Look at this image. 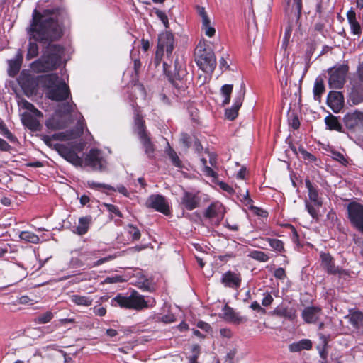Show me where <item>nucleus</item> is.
<instances>
[{"label": "nucleus", "mask_w": 363, "mask_h": 363, "mask_svg": "<svg viewBox=\"0 0 363 363\" xmlns=\"http://www.w3.org/2000/svg\"><path fill=\"white\" fill-rule=\"evenodd\" d=\"M62 13L58 8L48 9L43 11L35 9L32 20L26 28L30 40L48 43L60 39L62 35L60 21Z\"/></svg>", "instance_id": "f257e3e1"}, {"label": "nucleus", "mask_w": 363, "mask_h": 363, "mask_svg": "<svg viewBox=\"0 0 363 363\" xmlns=\"http://www.w3.org/2000/svg\"><path fill=\"white\" fill-rule=\"evenodd\" d=\"M85 146L84 142L74 143L71 145L56 144L55 149L57 152L67 161L77 167H90L96 171H102L105 169L106 162L100 150L91 149L85 156L84 159L79 157L77 152H82Z\"/></svg>", "instance_id": "f03ea898"}, {"label": "nucleus", "mask_w": 363, "mask_h": 363, "mask_svg": "<svg viewBox=\"0 0 363 363\" xmlns=\"http://www.w3.org/2000/svg\"><path fill=\"white\" fill-rule=\"evenodd\" d=\"M62 53L63 50L60 45L49 44L41 58L33 62L31 67L36 72L53 70L60 64Z\"/></svg>", "instance_id": "7ed1b4c3"}, {"label": "nucleus", "mask_w": 363, "mask_h": 363, "mask_svg": "<svg viewBox=\"0 0 363 363\" xmlns=\"http://www.w3.org/2000/svg\"><path fill=\"white\" fill-rule=\"evenodd\" d=\"M43 84L47 89L46 96L50 99L60 101L68 98L70 93L69 86L57 74L46 75L43 78Z\"/></svg>", "instance_id": "20e7f679"}, {"label": "nucleus", "mask_w": 363, "mask_h": 363, "mask_svg": "<svg viewBox=\"0 0 363 363\" xmlns=\"http://www.w3.org/2000/svg\"><path fill=\"white\" fill-rule=\"evenodd\" d=\"M155 301L153 299L145 300L143 296L135 291H133L128 296L119 294L111 300L113 306H118L121 308L136 311L152 307Z\"/></svg>", "instance_id": "39448f33"}, {"label": "nucleus", "mask_w": 363, "mask_h": 363, "mask_svg": "<svg viewBox=\"0 0 363 363\" xmlns=\"http://www.w3.org/2000/svg\"><path fill=\"white\" fill-rule=\"evenodd\" d=\"M18 105L26 110L21 114V121L28 129L36 131L40 128V118L43 117L42 113L31 103L25 99L18 101Z\"/></svg>", "instance_id": "423d86ee"}, {"label": "nucleus", "mask_w": 363, "mask_h": 363, "mask_svg": "<svg viewBox=\"0 0 363 363\" xmlns=\"http://www.w3.org/2000/svg\"><path fill=\"white\" fill-rule=\"evenodd\" d=\"M74 104H64L57 111L51 118L45 123L48 128L51 130H59L65 128L68 125V118L70 112L73 111Z\"/></svg>", "instance_id": "0eeeda50"}, {"label": "nucleus", "mask_w": 363, "mask_h": 363, "mask_svg": "<svg viewBox=\"0 0 363 363\" xmlns=\"http://www.w3.org/2000/svg\"><path fill=\"white\" fill-rule=\"evenodd\" d=\"M306 186L308 189V200L305 201V207L313 219H318V213L323 201L318 196L316 186L309 179H306Z\"/></svg>", "instance_id": "6e6552de"}, {"label": "nucleus", "mask_w": 363, "mask_h": 363, "mask_svg": "<svg viewBox=\"0 0 363 363\" xmlns=\"http://www.w3.org/2000/svg\"><path fill=\"white\" fill-rule=\"evenodd\" d=\"M195 61L203 72L211 73L216 66V60L213 52L209 49H197Z\"/></svg>", "instance_id": "1a4fd4ad"}, {"label": "nucleus", "mask_w": 363, "mask_h": 363, "mask_svg": "<svg viewBox=\"0 0 363 363\" xmlns=\"http://www.w3.org/2000/svg\"><path fill=\"white\" fill-rule=\"evenodd\" d=\"M348 67L345 65L335 66L328 70V84L332 89H340L345 82Z\"/></svg>", "instance_id": "9d476101"}, {"label": "nucleus", "mask_w": 363, "mask_h": 363, "mask_svg": "<svg viewBox=\"0 0 363 363\" xmlns=\"http://www.w3.org/2000/svg\"><path fill=\"white\" fill-rule=\"evenodd\" d=\"M135 132L138 135L142 143L145 153L148 157H152L155 151L154 145L150 140L147 132L145 130L144 121L138 115L135 118Z\"/></svg>", "instance_id": "9b49d317"}, {"label": "nucleus", "mask_w": 363, "mask_h": 363, "mask_svg": "<svg viewBox=\"0 0 363 363\" xmlns=\"http://www.w3.org/2000/svg\"><path fill=\"white\" fill-rule=\"evenodd\" d=\"M174 38L172 33L164 32L160 35L158 38L157 49L156 51V60L160 61L164 50L167 55L172 54L174 49Z\"/></svg>", "instance_id": "f8f14e48"}, {"label": "nucleus", "mask_w": 363, "mask_h": 363, "mask_svg": "<svg viewBox=\"0 0 363 363\" xmlns=\"http://www.w3.org/2000/svg\"><path fill=\"white\" fill-rule=\"evenodd\" d=\"M191 77L187 75L185 69L182 66L178 67V62H175V73L172 79L173 85L179 90V91H184L188 89L191 84Z\"/></svg>", "instance_id": "ddd939ff"}, {"label": "nucleus", "mask_w": 363, "mask_h": 363, "mask_svg": "<svg viewBox=\"0 0 363 363\" xmlns=\"http://www.w3.org/2000/svg\"><path fill=\"white\" fill-rule=\"evenodd\" d=\"M349 218L351 223L360 231H363V205L356 202L347 206Z\"/></svg>", "instance_id": "4468645a"}, {"label": "nucleus", "mask_w": 363, "mask_h": 363, "mask_svg": "<svg viewBox=\"0 0 363 363\" xmlns=\"http://www.w3.org/2000/svg\"><path fill=\"white\" fill-rule=\"evenodd\" d=\"M146 206L165 215H167L169 213V208L167 201L163 196L160 194H153L150 196L146 201Z\"/></svg>", "instance_id": "2eb2a0df"}, {"label": "nucleus", "mask_w": 363, "mask_h": 363, "mask_svg": "<svg viewBox=\"0 0 363 363\" xmlns=\"http://www.w3.org/2000/svg\"><path fill=\"white\" fill-rule=\"evenodd\" d=\"M82 133L83 124L79 122L78 125H77L75 130L67 133H56L54 134L52 137L44 136L43 140L47 145H50L52 138L59 140H67L79 138L82 134Z\"/></svg>", "instance_id": "dca6fc26"}, {"label": "nucleus", "mask_w": 363, "mask_h": 363, "mask_svg": "<svg viewBox=\"0 0 363 363\" xmlns=\"http://www.w3.org/2000/svg\"><path fill=\"white\" fill-rule=\"evenodd\" d=\"M327 104L335 113H339L344 106V97L341 92L332 91L328 95Z\"/></svg>", "instance_id": "f3484780"}, {"label": "nucleus", "mask_w": 363, "mask_h": 363, "mask_svg": "<svg viewBox=\"0 0 363 363\" xmlns=\"http://www.w3.org/2000/svg\"><path fill=\"white\" fill-rule=\"evenodd\" d=\"M245 96V89L241 87L238 95L235 98L231 108L225 110V116L229 120H234L238 115V111L242 104Z\"/></svg>", "instance_id": "a211bd4d"}, {"label": "nucleus", "mask_w": 363, "mask_h": 363, "mask_svg": "<svg viewBox=\"0 0 363 363\" xmlns=\"http://www.w3.org/2000/svg\"><path fill=\"white\" fill-rule=\"evenodd\" d=\"M199 202L200 199L196 194L190 192H184L182 197L181 205L182 208L191 211L199 206Z\"/></svg>", "instance_id": "6ab92c4d"}, {"label": "nucleus", "mask_w": 363, "mask_h": 363, "mask_svg": "<svg viewBox=\"0 0 363 363\" xmlns=\"http://www.w3.org/2000/svg\"><path fill=\"white\" fill-rule=\"evenodd\" d=\"M322 265L330 274L340 275L345 274V271L336 267L334 264L332 257L329 254L322 253L320 255Z\"/></svg>", "instance_id": "aec40b11"}, {"label": "nucleus", "mask_w": 363, "mask_h": 363, "mask_svg": "<svg viewBox=\"0 0 363 363\" xmlns=\"http://www.w3.org/2000/svg\"><path fill=\"white\" fill-rule=\"evenodd\" d=\"M321 314L320 308L307 307L302 312V318L308 323H314L320 318Z\"/></svg>", "instance_id": "412c9836"}, {"label": "nucleus", "mask_w": 363, "mask_h": 363, "mask_svg": "<svg viewBox=\"0 0 363 363\" xmlns=\"http://www.w3.org/2000/svg\"><path fill=\"white\" fill-rule=\"evenodd\" d=\"M221 281L225 286L238 288L240 285L241 278L240 274L229 271L223 274Z\"/></svg>", "instance_id": "4be33fe9"}, {"label": "nucleus", "mask_w": 363, "mask_h": 363, "mask_svg": "<svg viewBox=\"0 0 363 363\" xmlns=\"http://www.w3.org/2000/svg\"><path fill=\"white\" fill-rule=\"evenodd\" d=\"M199 13L201 17L202 21V30L204 31V33L208 37H213L215 35L216 30L211 26V21L207 16L205 9L203 8L199 9Z\"/></svg>", "instance_id": "5701e85b"}, {"label": "nucleus", "mask_w": 363, "mask_h": 363, "mask_svg": "<svg viewBox=\"0 0 363 363\" xmlns=\"http://www.w3.org/2000/svg\"><path fill=\"white\" fill-rule=\"evenodd\" d=\"M22 54L20 52H18L15 58L9 61V76L14 77L19 72L22 63Z\"/></svg>", "instance_id": "b1692460"}, {"label": "nucleus", "mask_w": 363, "mask_h": 363, "mask_svg": "<svg viewBox=\"0 0 363 363\" xmlns=\"http://www.w3.org/2000/svg\"><path fill=\"white\" fill-rule=\"evenodd\" d=\"M91 222V216H86L79 219V223L74 230V233L82 235L87 233Z\"/></svg>", "instance_id": "393cba45"}, {"label": "nucleus", "mask_w": 363, "mask_h": 363, "mask_svg": "<svg viewBox=\"0 0 363 363\" xmlns=\"http://www.w3.org/2000/svg\"><path fill=\"white\" fill-rule=\"evenodd\" d=\"M205 216L208 218L219 217L223 218V206L220 203H212L206 210Z\"/></svg>", "instance_id": "a878e982"}, {"label": "nucleus", "mask_w": 363, "mask_h": 363, "mask_svg": "<svg viewBox=\"0 0 363 363\" xmlns=\"http://www.w3.org/2000/svg\"><path fill=\"white\" fill-rule=\"evenodd\" d=\"M70 301L78 306L89 307L93 303V299L88 296L72 294L69 296Z\"/></svg>", "instance_id": "bb28decb"}, {"label": "nucleus", "mask_w": 363, "mask_h": 363, "mask_svg": "<svg viewBox=\"0 0 363 363\" xmlns=\"http://www.w3.org/2000/svg\"><path fill=\"white\" fill-rule=\"evenodd\" d=\"M223 311L224 318L230 322L240 323L243 321V318L239 316L232 308L228 306L223 308Z\"/></svg>", "instance_id": "cd10ccee"}, {"label": "nucleus", "mask_w": 363, "mask_h": 363, "mask_svg": "<svg viewBox=\"0 0 363 363\" xmlns=\"http://www.w3.org/2000/svg\"><path fill=\"white\" fill-rule=\"evenodd\" d=\"M88 185L91 188H94V189L104 188V189H106L108 190L118 191V192L123 194V195L128 196V191H127L126 188L123 185L118 186H117L116 189H115L110 185L97 183V182H94L93 181H89Z\"/></svg>", "instance_id": "c85d7f7f"}, {"label": "nucleus", "mask_w": 363, "mask_h": 363, "mask_svg": "<svg viewBox=\"0 0 363 363\" xmlns=\"http://www.w3.org/2000/svg\"><path fill=\"white\" fill-rule=\"evenodd\" d=\"M311 347L312 342L310 340L303 339L297 342L291 344L289 348L291 352H296L302 350H309Z\"/></svg>", "instance_id": "c756f323"}, {"label": "nucleus", "mask_w": 363, "mask_h": 363, "mask_svg": "<svg viewBox=\"0 0 363 363\" xmlns=\"http://www.w3.org/2000/svg\"><path fill=\"white\" fill-rule=\"evenodd\" d=\"M240 195L242 196V201L245 203V204L252 208L256 214L262 217L267 216V213L266 211L262 210L259 208L253 207L252 206V200L250 198L248 190L243 191L242 194L240 193Z\"/></svg>", "instance_id": "7c9ffc66"}, {"label": "nucleus", "mask_w": 363, "mask_h": 363, "mask_svg": "<svg viewBox=\"0 0 363 363\" xmlns=\"http://www.w3.org/2000/svg\"><path fill=\"white\" fill-rule=\"evenodd\" d=\"M347 17L352 33L354 35H359L361 33V28L359 23L356 20L355 12L352 10L349 11L347 13Z\"/></svg>", "instance_id": "2f4dec72"}, {"label": "nucleus", "mask_w": 363, "mask_h": 363, "mask_svg": "<svg viewBox=\"0 0 363 363\" xmlns=\"http://www.w3.org/2000/svg\"><path fill=\"white\" fill-rule=\"evenodd\" d=\"M325 124L330 130H336L340 132L342 130V125L338 121L337 117L330 114L325 118Z\"/></svg>", "instance_id": "473e14b6"}, {"label": "nucleus", "mask_w": 363, "mask_h": 363, "mask_svg": "<svg viewBox=\"0 0 363 363\" xmlns=\"http://www.w3.org/2000/svg\"><path fill=\"white\" fill-rule=\"evenodd\" d=\"M233 86L232 84H225L220 89V94L224 99L222 102L223 106L228 104L230 101V95L233 91Z\"/></svg>", "instance_id": "72a5a7b5"}, {"label": "nucleus", "mask_w": 363, "mask_h": 363, "mask_svg": "<svg viewBox=\"0 0 363 363\" xmlns=\"http://www.w3.org/2000/svg\"><path fill=\"white\" fill-rule=\"evenodd\" d=\"M325 91V86L323 81L321 79H317L315 80L313 87L314 99L320 101L322 94Z\"/></svg>", "instance_id": "f704fd0d"}, {"label": "nucleus", "mask_w": 363, "mask_h": 363, "mask_svg": "<svg viewBox=\"0 0 363 363\" xmlns=\"http://www.w3.org/2000/svg\"><path fill=\"white\" fill-rule=\"evenodd\" d=\"M19 236L22 240L34 244L38 243L40 240V238L37 235L29 231L21 232Z\"/></svg>", "instance_id": "c9c22d12"}, {"label": "nucleus", "mask_w": 363, "mask_h": 363, "mask_svg": "<svg viewBox=\"0 0 363 363\" xmlns=\"http://www.w3.org/2000/svg\"><path fill=\"white\" fill-rule=\"evenodd\" d=\"M249 256L257 261L266 262L269 259V257L264 252L253 250L250 252Z\"/></svg>", "instance_id": "e433bc0d"}, {"label": "nucleus", "mask_w": 363, "mask_h": 363, "mask_svg": "<svg viewBox=\"0 0 363 363\" xmlns=\"http://www.w3.org/2000/svg\"><path fill=\"white\" fill-rule=\"evenodd\" d=\"M267 241L269 242L270 247L277 252H282L284 250V243L281 240L273 238H267Z\"/></svg>", "instance_id": "4c0bfd02"}, {"label": "nucleus", "mask_w": 363, "mask_h": 363, "mask_svg": "<svg viewBox=\"0 0 363 363\" xmlns=\"http://www.w3.org/2000/svg\"><path fill=\"white\" fill-rule=\"evenodd\" d=\"M38 54V46L35 43L30 42L28 48L26 57L28 60L36 57Z\"/></svg>", "instance_id": "58836bf2"}, {"label": "nucleus", "mask_w": 363, "mask_h": 363, "mask_svg": "<svg viewBox=\"0 0 363 363\" xmlns=\"http://www.w3.org/2000/svg\"><path fill=\"white\" fill-rule=\"evenodd\" d=\"M52 318H53V314L51 312L48 311V312L38 316L35 318V323H37L38 324H45V323L50 322Z\"/></svg>", "instance_id": "ea45409f"}, {"label": "nucleus", "mask_w": 363, "mask_h": 363, "mask_svg": "<svg viewBox=\"0 0 363 363\" xmlns=\"http://www.w3.org/2000/svg\"><path fill=\"white\" fill-rule=\"evenodd\" d=\"M297 154H300L301 157L304 159L308 160L310 162H312L315 161V157L311 154L310 152H307L303 147L300 146L298 148V150L296 152Z\"/></svg>", "instance_id": "a19ab883"}, {"label": "nucleus", "mask_w": 363, "mask_h": 363, "mask_svg": "<svg viewBox=\"0 0 363 363\" xmlns=\"http://www.w3.org/2000/svg\"><path fill=\"white\" fill-rule=\"evenodd\" d=\"M128 234L131 236L133 240H138L140 238V232L138 228L133 225H128Z\"/></svg>", "instance_id": "79ce46f5"}, {"label": "nucleus", "mask_w": 363, "mask_h": 363, "mask_svg": "<svg viewBox=\"0 0 363 363\" xmlns=\"http://www.w3.org/2000/svg\"><path fill=\"white\" fill-rule=\"evenodd\" d=\"M289 5H291L292 9L300 15L301 11L302 3L301 0H286Z\"/></svg>", "instance_id": "37998d69"}, {"label": "nucleus", "mask_w": 363, "mask_h": 363, "mask_svg": "<svg viewBox=\"0 0 363 363\" xmlns=\"http://www.w3.org/2000/svg\"><path fill=\"white\" fill-rule=\"evenodd\" d=\"M96 274L95 272H91L89 273H85L83 274H79L78 277L76 278L77 282L84 281H90L91 279H96Z\"/></svg>", "instance_id": "c03bdc74"}, {"label": "nucleus", "mask_w": 363, "mask_h": 363, "mask_svg": "<svg viewBox=\"0 0 363 363\" xmlns=\"http://www.w3.org/2000/svg\"><path fill=\"white\" fill-rule=\"evenodd\" d=\"M350 100L354 104H358L363 101V95L359 94L357 91H352L350 95Z\"/></svg>", "instance_id": "a18cd8bd"}, {"label": "nucleus", "mask_w": 363, "mask_h": 363, "mask_svg": "<svg viewBox=\"0 0 363 363\" xmlns=\"http://www.w3.org/2000/svg\"><path fill=\"white\" fill-rule=\"evenodd\" d=\"M169 157H170L172 162L174 165L176 167H180L181 166V161L177 156V153L172 149H169L168 152Z\"/></svg>", "instance_id": "49530a36"}, {"label": "nucleus", "mask_w": 363, "mask_h": 363, "mask_svg": "<svg viewBox=\"0 0 363 363\" xmlns=\"http://www.w3.org/2000/svg\"><path fill=\"white\" fill-rule=\"evenodd\" d=\"M155 13H156L157 18H160L161 20V21L163 23L165 28H168L169 27V21H168V18H167V15L164 12H162L160 10H157L155 11Z\"/></svg>", "instance_id": "de8ad7c7"}, {"label": "nucleus", "mask_w": 363, "mask_h": 363, "mask_svg": "<svg viewBox=\"0 0 363 363\" xmlns=\"http://www.w3.org/2000/svg\"><path fill=\"white\" fill-rule=\"evenodd\" d=\"M114 257H115L114 256H108V257L99 259V260L95 262L93 264L89 265V267L91 268V267H96V266H99V265H101V264H104L105 262H107L108 261H111V260L113 259Z\"/></svg>", "instance_id": "09e8293b"}, {"label": "nucleus", "mask_w": 363, "mask_h": 363, "mask_svg": "<svg viewBox=\"0 0 363 363\" xmlns=\"http://www.w3.org/2000/svg\"><path fill=\"white\" fill-rule=\"evenodd\" d=\"M106 206L108 211L115 213L118 217H121L122 215L117 206L112 204H106Z\"/></svg>", "instance_id": "8fccbe9b"}, {"label": "nucleus", "mask_w": 363, "mask_h": 363, "mask_svg": "<svg viewBox=\"0 0 363 363\" xmlns=\"http://www.w3.org/2000/svg\"><path fill=\"white\" fill-rule=\"evenodd\" d=\"M123 281V279L120 276H114L112 277H107L104 282L106 284L118 283Z\"/></svg>", "instance_id": "3c124183"}, {"label": "nucleus", "mask_w": 363, "mask_h": 363, "mask_svg": "<svg viewBox=\"0 0 363 363\" xmlns=\"http://www.w3.org/2000/svg\"><path fill=\"white\" fill-rule=\"evenodd\" d=\"M93 310L94 314L99 316H104L106 313V310L104 307L96 306Z\"/></svg>", "instance_id": "603ef678"}, {"label": "nucleus", "mask_w": 363, "mask_h": 363, "mask_svg": "<svg viewBox=\"0 0 363 363\" xmlns=\"http://www.w3.org/2000/svg\"><path fill=\"white\" fill-rule=\"evenodd\" d=\"M274 277L280 279H284L286 277L284 269L281 267L277 269L274 271Z\"/></svg>", "instance_id": "864d4df0"}, {"label": "nucleus", "mask_w": 363, "mask_h": 363, "mask_svg": "<svg viewBox=\"0 0 363 363\" xmlns=\"http://www.w3.org/2000/svg\"><path fill=\"white\" fill-rule=\"evenodd\" d=\"M272 296L269 294H267L264 295V297L262 299V304L264 306H268L272 303Z\"/></svg>", "instance_id": "5fc2aeb1"}, {"label": "nucleus", "mask_w": 363, "mask_h": 363, "mask_svg": "<svg viewBox=\"0 0 363 363\" xmlns=\"http://www.w3.org/2000/svg\"><path fill=\"white\" fill-rule=\"evenodd\" d=\"M3 134L10 141L14 142L16 140V137L8 129L4 128Z\"/></svg>", "instance_id": "6e6d98bb"}, {"label": "nucleus", "mask_w": 363, "mask_h": 363, "mask_svg": "<svg viewBox=\"0 0 363 363\" xmlns=\"http://www.w3.org/2000/svg\"><path fill=\"white\" fill-rule=\"evenodd\" d=\"M11 149V146L4 139L0 138V150L9 151Z\"/></svg>", "instance_id": "4d7b16f0"}, {"label": "nucleus", "mask_w": 363, "mask_h": 363, "mask_svg": "<svg viewBox=\"0 0 363 363\" xmlns=\"http://www.w3.org/2000/svg\"><path fill=\"white\" fill-rule=\"evenodd\" d=\"M327 219L330 220V224L334 225L335 221L337 220V216L336 213L330 211L327 214Z\"/></svg>", "instance_id": "13d9d810"}, {"label": "nucleus", "mask_w": 363, "mask_h": 363, "mask_svg": "<svg viewBox=\"0 0 363 363\" xmlns=\"http://www.w3.org/2000/svg\"><path fill=\"white\" fill-rule=\"evenodd\" d=\"M19 303L21 304H33V301L28 296H22L19 298Z\"/></svg>", "instance_id": "bf43d9fd"}, {"label": "nucleus", "mask_w": 363, "mask_h": 363, "mask_svg": "<svg viewBox=\"0 0 363 363\" xmlns=\"http://www.w3.org/2000/svg\"><path fill=\"white\" fill-rule=\"evenodd\" d=\"M203 172H204V174L208 177H216V173L213 171V169L208 167V166H205L203 168Z\"/></svg>", "instance_id": "052dcab7"}, {"label": "nucleus", "mask_w": 363, "mask_h": 363, "mask_svg": "<svg viewBox=\"0 0 363 363\" xmlns=\"http://www.w3.org/2000/svg\"><path fill=\"white\" fill-rule=\"evenodd\" d=\"M197 326H198V328H199L206 332H208L211 329L210 325L205 322H203V321H199L197 323Z\"/></svg>", "instance_id": "680f3d73"}, {"label": "nucleus", "mask_w": 363, "mask_h": 363, "mask_svg": "<svg viewBox=\"0 0 363 363\" xmlns=\"http://www.w3.org/2000/svg\"><path fill=\"white\" fill-rule=\"evenodd\" d=\"M220 333L222 336L230 338L232 336V333L229 329L223 328L220 329Z\"/></svg>", "instance_id": "e2e57ef3"}, {"label": "nucleus", "mask_w": 363, "mask_h": 363, "mask_svg": "<svg viewBox=\"0 0 363 363\" xmlns=\"http://www.w3.org/2000/svg\"><path fill=\"white\" fill-rule=\"evenodd\" d=\"M218 185H219V186H220L222 189H223V190H225V191H228V192H229V193H231V192L233 191V189H232V187H231V186H230L228 184H227L224 183V182H220V183L218 184Z\"/></svg>", "instance_id": "0e129e2a"}, {"label": "nucleus", "mask_w": 363, "mask_h": 363, "mask_svg": "<svg viewBox=\"0 0 363 363\" xmlns=\"http://www.w3.org/2000/svg\"><path fill=\"white\" fill-rule=\"evenodd\" d=\"M191 350L193 353L192 356H196V358L198 359V357L200 353L199 346L198 345H194L191 347Z\"/></svg>", "instance_id": "69168bd1"}, {"label": "nucleus", "mask_w": 363, "mask_h": 363, "mask_svg": "<svg viewBox=\"0 0 363 363\" xmlns=\"http://www.w3.org/2000/svg\"><path fill=\"white\" fill-rule=\"evenodd\" d=\"M246 168L242 167L240 171L237 173V178L244 179L245 177Z\"/></svg>", "instance_id": "338daca9"}, {"label": "nucleus", "mask_w": 363, "mask_h": 363, "mask_svg": "<svg viewBox=\"0 0 363 363\" xmlns=\"http://www.w3.org/2000/svg\"><path fill=\"white\" fill-rule=\"evenodd\" d=\"M357 72L359 79L363 82V62L359 65Z\"/></svg>", "instance_id": "774afa93"}]
</instances>
